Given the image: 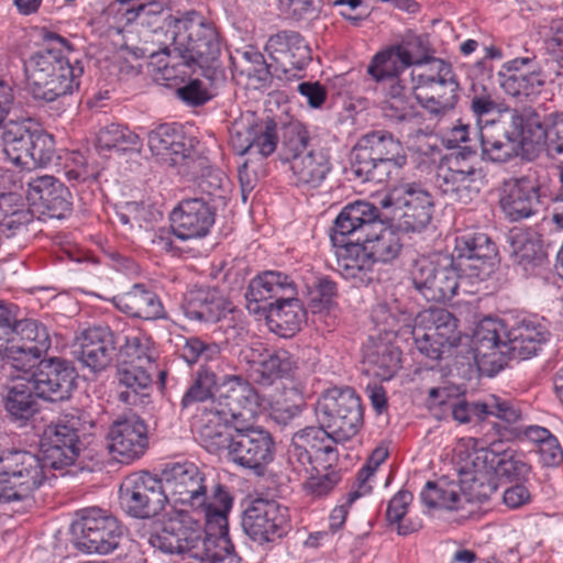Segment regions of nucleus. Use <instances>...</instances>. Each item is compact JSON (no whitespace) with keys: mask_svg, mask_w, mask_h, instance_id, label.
<instances>
[{"mask_svg":"<svg viewBox=\"0 0 563 563\" xmlns=\"http://www.w3.org/2000/svg\"><path fill=\"white\" fill-rule=\"evenodd\" d=\"M161 481L167 497L188 507L174 510L148 543L164 553H177L188 563H218L233 554L228 514L233 498L228 487L192 462L165 465Z\"/></svg>","mask_w":563,"mask_h":563,"instance_id":"nucleus-1","label":"nucleus"},{"mask_svg":"<svg viewBox=\"0 0 563 563\" xmlns=\"http://www.w3.org/2000/svg\"><path fill=\"white\" fill-rule=\"evenodd\" d=\"M167 36L172 40L170 47L163 55H168L179 63L166 65L170 67H192L211 70L220 54V42L214 27L203 21L196 12L181 18H173L167 23Z\"/></svg>","mask_w":563,"mask_h":563,"instance_id":"nucleus-2","label":"nucleus"},{"mask_svg":"<svg viewBox=\"0 0 563 563\" xmlns=\"http://www.w3.org/2000/svg\"><path fill=\"white\" fill-rule=\"evenodd\" d=\"M406 164L402 143L386 130L362 135L352 151V172L363 181L384 183L391 166L400 169Z\"/></svg>","mask_w":563,"mask_h":563,"instance_id":"nucleus-3","label":"nucleus"},{"mask_svg":"<svg viewBox=\"0 0 563 563\" xmlns=\"http://www.w3.org/2000/svg\"><path fill=\"white\" fill-rule=\"evenodd\" d=\"M92 427L89 417L78 409L62 412L43 430L40 448L44 463L60 471L74 465L84 446L81 438Z\"/></svg>","mask_w":563,"mask_h":563,"instance_id":"nucleus-4","label":"nucleus"},{"mask_svg":"<svg viewBox=\"0 0 563 563\" xmlns=\"http://www.w3.org/2000/svg\"><path fill=\"white\" fill-rule=\"evenodd\" d=\"M478 133L483 155L492 162H507L518 155L521 147L532 145L529 120L516 109H506L496 119L486 120Z\"/></svg>","mask_w":563,"mask_h":563,"instance_id":"nucleus-5","label":"nucleus"},{"mask_svg":"<svg viewBox=\"0 0 563 563\" xmlns=\"http://www.w3.org/2000/svg\"><path fill=\"white\" fill-rule=\"evenodd\" d=\"M43 456L26 451H11L0 455V503L27 499L47 478Z\"/></svg>","mask_w":563,"mask_h":563,"instance_id":"nucleus-6","label":"nucleus"},{"mask_svg":"<svg viewBox=\"0 0 563 563\" xmlns=\"http://www.w3.org/2000/svg\"><path fill=\"white\" fill-rule=\"evenodd\" d=\"M316 416L336 441L353 438L363 424L361 399L352 388H331L318 399Z\"/></svg>","mask_w":563,"mask_h":563,"instance_id":"nucleus-7","label":"nucleus"},{"mask_svg":"<svg viewBox=\"0 0 563 563\" xmlns=\"http://www.w3.org/2000/svg\"><path fill=\"white\" fill-rule=\"evenodd\" d=\"M460 267L453 257L432 261L426 257L415 261L410 278L415 289L428 301L441 302L453 298L462 287L465 292L467 275L460 274Z\"/></svg>","mask_w":563,"mask_h":563,"instance_id":"nucleus-8","label":"nucleus"},{"mask_svg":"<svg viewBox=\"0 0 563 563\" xmlns=\"http://www.w3.org/2000/svg\"><path fill=\"white\" fill-rule=\"evenodd\" d=\"M71 531L76 548L87 553L109 554L123 538V527L117 517L99 507L77 511Z\"/></svg>","mask_w":563,"mask_h":563,"instance_id":"nucleus-9","label":"nucleus"},{"mask_svg":"<svg viewBox=\"0 0 563 563\" xmlns=\"http://www.w3.org/2000/svg\"><path fill=\"white\" fill-rule=\"evenodd\" d=\"M411 334L418 351L431 360L441 358L445 350L459 344L457 319L442 308H429L412 319Z\"/></svg>","mask_w":563,"mask_h":563,"instance_id":"nucleus-10","label":"nucleus"},{"mask_svg":"<svg viewBox=\"0 0 563 563\" xmlns=\"http://www.w3.org/2000/svg\"><path fill=\"white\" fill-rule=\"evenodd\" d=\"M219 419L233 426L253 422L266 408V399L240 375H225L216 389Z\"/></svg>","mask_w":563,"mask_h":563,"instance_id":"nucleus-11","label":"nucleus"},{"mask_svg":"<svg viewBox=\"0 0 563 563\" xmlns=\"http://www.w3.org/2000/svg\"><path fill=\"white\" fill-rule=\"evenodd\" d=\"M220 353V347L216 343L205 342L197 336L185 340L180 350L181 357L189 365L196 363H201V365L191 386L181 398L180 405L184 409L210 398L212 399L213 407L217 406L216 389L219 383L217 374L209 363L218 361Z\"/></svg>","mask_w":563,"mask_h":563,"instance_id":"nucleus-12","label":"nucleus"},{"mask_svg":"<svg viewBox=\"0 0 563 563\" xmlns=\"http://www.w3.org/2000/svg\"><path fill=\"white\" fill-rule=\"evenodd\" d=\"M468 151L451 154L439 165L435 176L437 188L450 199L467 205L479 194L483 185L482 169L476 168Z\"/></svg>","mask_w":563,"mask_h":563,"instance_id":"nucleus-13","label":"nucleus"},{"mask_svg":"<svg viewBox=\"0 0 563 563\" xmlns=\"http://www.w3.org/2000/svg\"><path fill=\"white\" fill-rule=\"evenodd\" d=\"M121 508L134 518H152L165 507L167 500L161 477L148 472L126 476L119 487Z\"/></svg>","mask_w":563,"mask_h":563,"instance_id":"nucleus-14","label":"nucleus"},{"mask_svg":"<svg viewBox=\"0 0 563 563\" xmlns=\"http://www.w3.org/2000/svg\"><path fill=\"white\" fill-rule=\"evenodd\" d=\"M382 203L384 207L395 205L394 217L399 230L405 232H421L426 229L434 208L430 192L418 183L400 185Z\"/></svg>","mask_w":563,"mask_h":563,"instance_id":"nucleus-15","label":"nucleus"},{"mask_svg":"<svg viewBox=\"0 0 563 563\" xmlns=\"http://www.w3.org/2000/svg\"><path fill=\"white\" fill-rule=\"evenodd\" d=\"M234 442L229 451V460L255 474H263L274 460V440L268 431L254 427L253 422L233 426Z\"/></svg>","mask_w":563,"mask_h":563,"instance_id":"nucleus-16","label":"nucleus"},{"mask_svg":"<svg viewBox=\"0 0 563 563\" xmlns=\"http://www.w3.org/2000/svg\"><path fill=\"white\" fill-rule=\"evenodd\" d=\"M242 527L260 544L275 542L288 531V508L273 499L256 498L244 510Z\"/></svg>","mask_w":563,"mask_h":563,"instance_id":"nucleus-17","label":"nucleus"},{"mask_svg":"<svg viewBox=\"0 0 563 563\" xmlns=\"http://www.w3.org/2000/svg\"><path fill=\"white\" fill-rule=\"evenodd\" d=\"M147 145L157 163L187 173L195 163V140L177 124H161L147 135Z\"/></svg>","mask_w":563,"mask_h":563,"instance_id":"nucleus-18","label":"nucleus"},{"mask_svg":"<svg viewBox=\"0 0 563 563\" xmlns=\"http://www.w3.org/2000/svg\"><path fill=\"white\" fill-rule=\"evenodd\" d=\"M33 364L24 374L37 397L49 401H63L70 397L76 386V373L69 362L51 357Z\"/></svg>","mask_w":563,"mask_h":563,"instance_id":"nucleus-19","label":"nucleus"},{"mask_svg":"<svg viewBox=\"0 0 563 563\" xmlns=\"http://www.w3.org/2000/svg\"><path fill=\"white\" fill-rule=\"evenodd\" d=\"M336 442L332 434H329L328 429L321 424L320 427L303 428L292 435L288 449L289 462L306 471L313 463H321L322 468L331 467L338 461L334 445Z\"/></svg>","mask_w":563,"mask_h":563,"instance_id":"nucleus-20","label":"nucleus"},{"mask_svg":"<svg viewBox=\"0 0 563 563\" xmlns=\"http://www.w3.org/2000/svg\"><path fill=\"white\" fill-rule=\"evenodd\" d=\"M12 367L26 373L51 346L47 329L36 320H19L15 317L14 332L10 343Z\"/></svg>","mask_w":563,"mask_h":563,"instance_id":"nucleus-21","label":"nucleus"},{"mask_svg":"<svg viewBox=\"0 0 563 563\" xmlns=\"http://www.w3.org/2000/svg\"><path fill=\"white\" fill-rule=\"evenodd\" d=\"M412 89L418 102L435 117L451 111L459 99V82L452 73H420Z\"/></svg>","mask_w":563,"mask_h":563,"instance_id":"nucleus-22","label":"nucleus"},{"mask_svg":"<svg viewBox=\"0 0 563 563\" xmlns=\"http://www.w3.org/2000/svg\"><path fill=\"white\" fill-rule=\"evenodd\" d=\"M172 228L181 241L207 236L216 221V206L205 197L186 198L172 212Z\"/></svg>","mask_w":563,"mask_h":563,"instance_id":"nucleus-23","label":"nucleus"},{"mask_svg":"<svg viewBox=\"0 0 563 563\" xmlns=\"http://www.w3.org/2000/svg\"><path fill=\"white\" fill-rule=\"evenodd\" d=\"M379 217L378 208L367 201L360 200L345 206L331 229L332 244L364 243Z\"/></svg>","mask_w":563,"mask_h":563,"instance_id":"nucleus-24","label":"nucleus"},{"mask_svg":"<svg viewBox=\"0 0 563 563\" xmlns=\"http://www.w3.org/2000/svg\"><path fill=\"white\" fill-rule=\"evenodd\" d=\"M147 426L139 416L115 421L107 434V448L121 463L142 456L148 444Z\"/></svg>","mask_w":563,"mask_h":563,"instance_id":"nucleus-25","label":"nucleus"},{"mask_svg":"<svg viewBox=\"0 0 563 563\" xmlns=\"http://www.w3.org/2000/svg\"><path fill=\"white\" fill-rule=\"evenodd\" d=\"M422 40L420 36H408L400 44L388 46L376 53L367 70H379L385 67H393L394 70L400 68L430 66L432 69L442 70L443 62L431 56L422 49Z\"/></svg>","mask_w":563,"mask_h":563,"instance_id":"nucleus-26","label":"nucleus"},{"mask_svg":"<svg viewBox=\"0 0 563 563\" xmlns=\"http://www.w3.org/2000/svg\"><path fill=\"white\" fill-rule=\"evenodd\" d=\"M455 251V262L463 267V272L468 271L467 277L483 282L493 273L497 250L485 233L461 236Z\"/></svg>","mask_w":563,"mask_h":563,"instance_id":"nucleus-27","label":"nucleus"},{"mask_svg":"<svg viewBox=\"0 0 563 563\" xmlns=\"http://www.w3.org/2000/svg\"><path fill=\"white\" fill-rule=\"evenodd\" d=\"M549 338V324L544 318L537 314L518 317L507 331L509 357L527 360L536 356Z\"/></svg>","mask_w":563,"mask_h":563,"instance_id":"nucleus-28","label":"nucleus"},{"mask_svg":"<svg viewBox=\"0 0 563 563\" xmlns=\"http://www.w3.org/2000/svg\"><path fill=\"white\" fill-rule=\"evenodd\" d=\"M296 295V285L288 275L267 271L250 282L245 294L246 308L252 313H258L268 309V300L275 299L277 302Z\"/></svg>","mask_w":563,"mask_h":563,"instance_id":"nucleus-29","label":"nucleus"},{"mask_svg":"<svg viewBox=\"0 0 563 563\" xmlns=\"http://www.w3.org/2000/svg\"><path fill=\"white\" fill-rule=\"evenodd\" d=\"M27 200L44 208L52 218H65L71 211V195L67 187L53 176L44 175L27 181Z\"/></svg>","mask_w":563,"mask_h":563,"instance_id":"nucleus-30","label":"nucleus"},{"mask_svg":"<svg viewBox=\"0 0 563 563\" xmlns=\"http://www.w3.org/2000/svg\"><path fill=\"white\" fill-rule=\"evenodd\" d=\"M118 399L132 408H145L151 404L152 375L148 367L121 364L118 368Z\"/></svg>","mask_w":563,"mask_h":563,"instance_id":"nucleus-31","label":"nucleus"},{"mask_svg":"<svg viewBox=\"0 0 563 563\" xmlns=\"http://www.w3.org/2000/svg\"><path fill=\"white\" fill-rule=\"evenodd\" d=\"M183 310L190 320L214 323L220 321L228 311H231V308L218 289L197 287L186 292Z\"/></svg>","mask_w":563,"mask_h":563,"instance_id":"nucleus-32","label":"nucleus"},{"mask_svg":"<svg viewBox=\"0 0 563 563\" xmlns=\"http://www.w3.org/2000/svg\"><path fill=\"white\" fill-rule=\"evenodd\" d=\"M114 336L108 327H93L79 338V360L92 372L104 369L112 361Z\"/></svg>","mask_w":563,"mask_h":563,"instance_id":"nucleus-33","label":"nucleus"},{"mask_svg":"<svg viewBox=\"0 0 563 563\" xmlns=\"http://www.w3.org/2000/svg\"><path fill=\"white\" fill-rule=\"evenodd\" d=\"M539 187L528 178L517 179L505 189L500 207L511 221H519L536 214L541 206Z\"/></svg>","mask_w":563,"mask_h":563,"instance_id":"nucleus-34","label":"nucleus"},{"mask_svg":"<svg viewBox=\"0 0 563 563\" xmlns=\"http://www.w3.org/2000/svg\"><path fill=\"white\" fill-rule=\"evenodd\" d=\"M244 358L257 374L256 380L263 385H268L296 368V362L289 352L285 350L269 352L261 344L245 351Z\"/></svg>","mask_w":563,"mask_h":563,"instance_id":"nucleus-35","label":"nucleus"},{"mask_svg":"<svg viewBox=\"0 0 563 563\" xmlns=\"http://www.w3.org/2000/svg\"><path fill=\"white\" fill-rule=\"evenodd\" d=\"M461 494L465 496V506L472 503H485L497 490V481L488 467L477 465V452L460 468Z\"/></svg>","mask_w":563,"mask_h":563,"instance_id":"nucleus-36","label":"nucleus"},{"mask_svg":"<svg viewBox=\"0 0 563 563\" xmlns=\"http://www.w3.org/2000/svg\"><path fill=\"white\" fill-rule=\"evenodd\" d=\"M477 465L488 467L494 477L520 481L528 476L530 466L521 453L512 449L490 448L477 452Z\"/></svg>","mask_w":563,"mask_h":563,"instance_id":"nucleus-37","label":"nucleus"},{"mask_svg":"<svg viewBox=\"0 0 563 563\" xmlns=\"http://www.w3.org/2000/svg\"><path fill=\"white\" fill-rule=\"evenodd\" d=\"M111 301L120 311L134 318H164L165 312L158 296L143 284H134L129 291L114 296Z\"/></svg>","mask_w":563,"mask_h":563,"instance_id":"nucleus-38","label":"nucleus"},{"mask_svg":"<svg viewBox=\"0 0 563 563\" xmlns=\"http://www.w3.org/2000/svg\"><path fill=\"white\" fill-rule=\"evenodd\" d=\"M296 38L297 35L292 33H279L268 38L265 51L271 62L274 63V70H288V67L294 70H303L310 67L312 59L306 45L297 46L296 52L290 49L289 44L294 43Z\"/></svg>","mask_w":563,"mask_h":563,"instance_id":"nucleus-39","label":"nucleus"},{"mask_svg":"<svg viewBox=\"0 0 563 563\" xmlns=\"http://www.w3.org/2000/svg\"><path fill=\"white\" fill-rule=\"evenodd\" d=\"M27 89L38 100L54 101L79 87L75 73H25Z\"/></svg>","mask_w":563,"mask_h":563,"instance_id":"nucleus-40","label":"nucleus"},{"mask_svg":"<svg viewBox=\"0 0 563 563\" xmlns=\"http://www.w3.org/2000/svg\"><path fill=\"white\" fill-rule=\"evenodd\" d=\"M37 123L31 118L21 121L10 120L2 134L3 152L16 166L24 168L27 164L30 147Z\"/></svg>","mask_w":563,"mask_h":563,"instance_id":"nucleus-41","label":"nucleus"},{"mask_svg":"<svg viewBox=\"0 0 563 563\" xmlns=\"http://www.w3.org/2000/svg\"><path fill=\"white\" fill-rule=\"evenodd\" d=\"M306 310L296 296L269 302L266 320L269 329L280 336H292L306 320Z\"/></svg>","mask_w":563,"mask_h":563,"instance_id":"nucleus-42","label":"nucleus"},{"mask_svg":"<svg viewBox=\"0 0 563 563\" xmlns=\"http://www.w3.org/2000/svg\"><path fill=\"white\" fill-rule=\"evenodd\" d=\"M290 168L296 185L305 188H318L331 170L330 158L322 148H310L303 156L297 157Z\"/></svg>","mask_w":563,"mask_h":563,"instance_id":"nucleus-43","label":"nucleus"},{"mask_svg":"<svg viewBox=\"0 0 563 563\" xmlns=\"http://www.w3.org/2000/svg\"><path fill=\"white\" fill-rule=\"evenodd\" d=\"M529 128L532 130L533 151L544 147L551 157L563 155V112L550 113L542 121L531 117Z\"/></svg>","mask_w":563,"mask_h":563,"instance_id":"nucleus-44","label":"nucleus"},{"mask_svg":"<svg viewBox=\"0 0 563 563\" xmlns=\"http://www.w3.org/2000/svg\"><path fill=\"white\" fill-rule=\"evenodd\" d=\"M473 344L476 357L489 355H508L509 345L505 325L497 319L484 318L473 333Z\"/></svg>","mask_w":563,"mask_h":563,"instance_id":"nucleus-45","label":"nucleus"},{"mask_svg":"<svg viewBox=\"0 0 563 563\" xmlns=\"http://www.w3.org/2000/svg\"><path fill=\"white\" fill-rule=\"evenodd\" d=\"M363 245L372 263H390L398 257L402 249L399 234L391 227H386L379 218Z\"/></svg>","mask_w":563,"mask_h":563,"instance_id":"nucleus-46","label":"nucleus"},{"mask_svg":"<svg viewBox=\"0 0 563 563\" xmlns=\"http://www.w3.org/2000/svg\"><path fill=\"white\" fill-rule=\"evenodd\" d=\"M421 501L429 508L444 509L448 511L465 510V496L461 494L459 483L454 482H427L420 494Z\"/></svg>","mask_w":563,"mask_h":563,"instance_id":"nucleus-47","label":"nucleus"},{"mask_svg":"<svg viewBox=\"0 0 563 563\" xmlns=\"http://www.w3.org/2000/svg\"><path fill=\"white\" fill-rule=\"evenodd\" d=\"M219 416L214 412L199 428L200 444L210 453L222 454L225 453L229 459V451L234 442L233 426L229 427L225 423H220Z\"/></svg>","mask_w":563,"mask_h":563,"instance_id":"nucleus-48","label":"nucleus"},{"mask_svg":"<svg viewBox=\"0 0 563 563\" xmlns=\"http://www.w3.org/2000/svg\"><path fill=\"white\" fill-rule=\"evenodd\" d=\"M25 375L9 387L4 397L7 411L16 419H27L37 410L36 395Z\"/></svg>","mask_w":563,"mask_h":563,"instance_id":"nucleus-49","label":"nucleus"},{"mask_svg":"<svg viewBox=\"0 0 563 563\" xmlns=\"http://www.w3.org/2000/svg\"><path fill=\"white\" fill-rule=\"evenodd\" d=\"M364 361L376 377L388 380L399 368V351L383 342L372 343L365 347Z\"/></svg>","mask_w":563,"mask_h":563,"instance_id":"nucleus-50","label":"nucleus"},{"mask_svg":"<svg viewBox=\"0 0 563 563\" xmlns=\"http://www.w3.org/2000/svg\"><path fill=\"white\" fill-rule=\"evenodd\" d=\"M335 247L336 268L345 278H357L369 271L373 263L364 250L363 243H342Z\"/></svg>","mask_w":563,"mask_h":563,"instance_id":"nucleus-51","label":"nucleus"},{"mask_svg":"<svg viewBox=\"0 0 563 563\" xmlns=\"http://www.w3.org/2000/svg\"><path fill=\"white\" fill-rule=\"evenodd\" d=\"M509 252L515 261L527 268L536 265L543 257L541 243L529 232L521 229H514L508 234Z\"/></svg>","mask_w":563,"mask_h":563,"instance_id":"nucleus-52","label":"nucleus"},{"mask_svg":"<svg viewBox=\"0 0 563 563\" xmlns=\"http://www.w3.org/2000/svg\"><path fill=\"white\" fill-rule=\"evenodd\" d=\"M124 343L119 347L122 364L152 366L154 350L152 339L140 331H132L123 336Z\"/></svg>","mask_w":563,"mask_h":563,"instance_id":"nucleus-53","label":"nucleus"},{"mask_svg":"<svg viewBox=\"0 0 563 563\" xmlns=\"http://www.w3.org/2000/svg\"><path fill=\"white\" fill-rule=\"evenodd\" d=\"M97 143L101 150H115L120 152L136 150L141 144L137 134L126 126L115 123L100 129Z\"/></svg>","mask_w":563,"mask_h":563,"instance_id":"nucleus-54","label":"nucleus"},{"mask_svg":"<svg viewBox=\"0 0 563 563\" xmlns=\"http://www.w3.org/2000/svg\"><path fill=\"white\" fill-rule=\"evenodd\" d=\"M372 319L377 325H382V331L393 332L404 328H410L412 316L401 310L400 306L394 301L393 303L379 302L372 310Z\"/></svg>","mask_w":563,"mask_h":563,"instance_id":"nucleus-55","label":"nucleus"},{"mask_svg":"<svg viewBox=\"0 0 563 563\" xmlns=\"http://www.w3.org/2000/svg\"><path fill=\"white\" fill-rule=\"evenodd\" d=\"M540 73H497V82L503 90L514 97H528L537 91L541 86L538 78Z\"/></svg>","mask_w":563,"mask_h":563,"instance_id":"nucleus-56","label":"nucleus"},{"mask_svg":"<svg viewBox=\"0 0 563 563\" xmlns=\"http://www.w3.org/2000/svg\"><path fill=\"white\" fill-rule=\"evenodd\" d=\"M309 141V133L302 125L286 126L280 146L282 159L291 164L297 157L303 156L308 150L313 148Z\"/></svg>","mask_w":563,"mask_h":563,"instance_id":"nucleus-57","label":"nucleus"},{"mask_svg":"<svg viewBox=\"0 0 563 563\" xmlns=\"http://www.w3.org/2000/svg\"><path fill=\"white\" fill-rule=\"evenodd\" d=\"M376 81V89L385 98H405L410 88L417 84L413 73H369Z\"/></svg>","mask_w":563,"mask_h":563,"instance_id":"nucleus-58","label":"nucleus"},{"mask_svg":"<svg viewBox=\"0 0 563 563\" xmlns=\"http://www.w3.org/2000/svg\"><path fill=\"white\" fill-rule=\"evenodd\" d=\"M212 77L205 79L194 78L184 81L181 86L176 89V96L187 106L199 107L208 102L212 97L211 90Z\"/></svg>","mask_w":563,"mask_h":563,"instance_id":"nucleus-59","label":"nucleus"},{"mask_svg":"<svg viewBox=\"0 0 563 563\" xmlns=\"http://www.w3.org/2000/svg\"><path fill=\"white\" fill-rule=\"evenodd\" d=\"M489 416L508 426H516L523 418L522 410L517 402L496 395H489L485 400V419Z\"/></svg>","mask_w":563,"mask_h":563,"instance_id":"nucleus-60","label":"nucleus"},{"mask_svg":"<svg viewBox=\"0 0 563 563\" xmlns=\"http://www.w3.org/2000/svg\"><path fill=\"white\" fill-rule=\"evenodd\" d=\"M278 136L274 121H265L252 125V152L250 155H260L266 158L272 155L277 147Z\"/></svg>","mask_w":563,"mask_h":563,"instance_id":"nucleus-61","label":"nucleus"},{"mask_svg":"<svg viewBox=\"0 0 563 563\" xmlns=\"http://www.w3.org/2000/svg\"><path fill=\"white\" fill-rule=\"evenodd\" d=\"M320 464L321 463L311 465L312 471H316V474L311 473L308 479L303 483V490L307 495L313 498L327 496L333 490L341 478L336 471H330V467L322 468Z\"/></svg>","mask_w":563,"mask_h":563,"instance_id":"nucleus-62","label":"nucleus"},{"mask_svg":"<svg viewBox=\"0 0 563 563\" xmlns=\"http://www.w3.org/2000/svg\"><path fill=\"white\" fill-rule=\"evenodd\" d=\"M27 164L24 168L31 169L49 164L55 154L54 140L52 135L44 132L38 125L33 134L30 147Z\"/></svg>","mask_w":563,"mask_h":563,"instance_id":"nucleus-63","label":"nucleus"},{"mask_svg":"<svg viewBox=\"0 0 563 563\" xmlns=\"http://www.w3.org/2000/svg\"><path fill=\"white\" fill-rule=\"evenodd\" d=\"M412 494L408 490H399L390 500L387 507L386 517L390 523H397L399 534L407 536L419 529L420 525L409 526L401 522L412 501Z\"/></svg>","mask_w":563,"mask_h":563,"instance_id":"nucleus-64","label":"nucleus"}]
</instances>
